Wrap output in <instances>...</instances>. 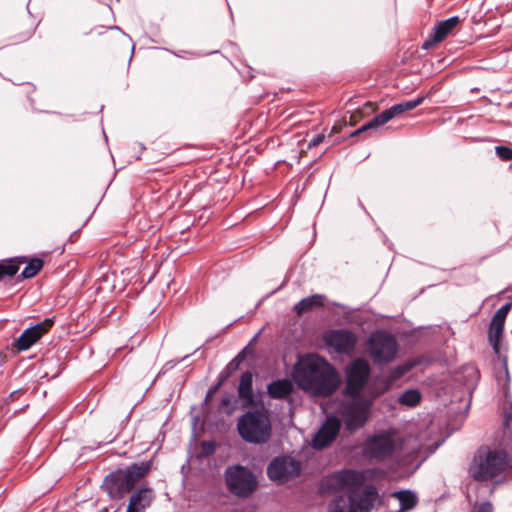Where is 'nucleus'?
<instances>
[{"label":"nucleus","mask_w":512,"mask_h":512,"mask_svg":"<svg viewBox=\"0 0 512 512\" xmlns=\"http://www.w3.org/2000/svg\"><path fill=\"white\" fill-rule=\"evenodd\" d=\"M370 130L369 127H366V123L363 124L360 128H358V132L363 133Z\"/></svg>","instance_id":"38"},{"label":"nucleus","mask_w":512,"mask_h":512,"mask_svg":"<svg viewBox=\"0 0 512 512\" xmlns=\"http://www.w3.org/2000/svg\"><path fill=\"white\" fill-rule=\"evenodd\" d=\"M53 324V318H45L43 321L26 328L15 340L14 346L19 351L28 350L52 328Z\"/></svg>","instance_id":"14"},{"label":"nucleus","mask_w":512,"mask_h":512,"mask_svg":"<svg viewBox=\"0 0 512 512\" xmlns=\"http://www.w3.org/2000/svg\"><path fill=\"white\" fill-rule=\"evenodd\" d=\"M340 132V129L337 127V126H334L331 130V133L329 135V138L331 137L332 134H336V133H339Z\"/></svg>","instance_id":"39"},{"label":"nucleus","mask_w":512,"mask_h":512,"mask_svg":"<svg viewBox=\"0 0 512 512\" xmlns=\"http://www.w3.org/2000/svg\"><path fill=\"white\" fill-rule=\"evenodd\" d=\"M237 431L240 437L252 444L267 442L272 433V426L268 411L261 409L248 410L237 421Z\"/></svg>","instance_id":"4"},{"label":"nucleus","mask_w":512,"mask_h":512,"mask_svg":"<svg viewBox=\"0 0 512 512\" xmlns=\"http://www.w3.org/2000/svg\"><path fill=\"white\" fill-rule=\"evenodd\" d=\"M111 30H118V31H122L121 28L119 26H111L110 27Z\"/></svg>","instance_id":"42"},{"label":"nucleus","mask_w":512,"mask_h":512,"mask_svg":"<svg viewBox=\"0 0 512 512\" xmlns=\"http://www.w3.org/2000/svg\"><path fill=\"white\" fill-rule=\"evenodd\" d=\"M373 399L357 397L343 402L338 409L346 430L355 432L362 428L369 419Z\"/></svg>","instance_id":"9"},{"label":"nucleus","mask_w":512,"mask_h":512,"mask_svg":"<svg viewBox=\"0 0 512 512\" xmlns=\"http://www.w3.org/2000/svg\"><path fill=\"white\" fill-rule=\"evenodd\" d=\"M360 134H361V133H360V132H358V129H356L355 131H353V132H351V133H350L349 137H355V136L360 135Z\"/></svg>","instance_id":"40"},{"label":"nucleus","mask_w":512,"mask_h":512,"mask_svg":"<svg viewBox=\"0 0 512 512\" xmlns=\"http://www.w3.org/2000/svg\"><path fill=\"white\" fill-rule=\"evenodd\" d=\"M378 498V491L373 485L351 495H338L328 505V512H371Z\"/></svg>","instance_id":"6"},{"label":"nucleus","mask_w":512,"mask_h":512,"mask_svg":"<svg viewBox=\"0 0 512 512\" xmlns=\"http://www.w3.org/2000/svg\"><path fill=\"white\" fill-rule=\"evenodd\" d=\"M237 392L238 397L243 401V407H255L258 405L259 402L253 391V373L250 370H246L241 374Z\"/></svg>","instance_id":"18"},{"label":"nucleus","mask_w":512,"mask_h":512,"mask_svg":"<svg viewBox=\"0 0 512 512\" xmlns=\"http://www.w3.org/2000/svg\"><path fill=\"white\" fill-rule=\"evenodd\" d=\"M182 53H184V50H181V53L174 52V55L177 57H181Z\"/></svg>","instance_id":"44"},{"label":"nucleus","mask_w":512,"mask_h":512,"mask_svg":"<svg viewBox=\"0 0 512 512\" xmlns=\"http://www.w3.org/2000/svg\"><path fill=\"white\" fill-rule=\"evenodd\" d=\"M398 401L402 405L414 407L421 401V394L416 389H408L399 396Z\"/></svg>","instance_id":"27"},{"label":"nucleus","mask_w":512,"mask_h":512,"mask_svg":"<svg viewBox=\"0 0 512 512\" xmlns=\"http://www.w3.org/2000/svg\"><path fill=\"white\" fill-rule=\"evenodd\" d=\"M301 472V464L298 460L289 456H277L267 466L268 478L277 483L284 484L297 477Z\"/></svg>","instance_id":"11"},{"label":"nucleus","mask_w":512,"mask_h":512,"mask_svg":"<svg viewBox=\"0 0 512 512\" xmlns=\"http://www.w3.org/2000/svg\"><path fill=\"white\" fill-rule=\"evenodd\" d=\"M476 512H493V506L489 501L483 502L479 505Z\"/></svg>","instance_id":"37"},{"label":"nucleus","mask_w":512,"mask_h":512,"mask_svg":"<svg viewBox=\"0 0 512 512\" xmlns=\"http://www.w3.org/2000/svg\"><path fill=\"white\" fill-rule=\"evenodd\" d=\"M366 106H372V103L367 102V103H366Z\"/></svg>","instance_id":"46"},{"label":"nucleus","mask_w":512,"mask_h":512,"mask_svg":"<svg viewBox=\"0 0 512 512\" xmlns=\"http://www.w3.org/2000/svg\"><path fill=\"white\" fill-rule=\"evenodd\" d=\"M391 120L390 114H388V111L385 109L375 117H373L371 120L366 122V127H369V129H377L378 127L384 125L385 123L389 122Z\"/></svg>","instance_id":"29"},{"label":"nucleus","mask_w":512,"mask_h":512,"mask_svg":"<svg viewBox=\"0 0 512 512\" xmlns=\"http://www.w3.org/2000/svg\"><path fill=\"white\" fill-rule=\"evenodd\" d=\"M507 460L506 451L481 446L474 454L469 466V474L476 481H489L505 470Z\"/></svg>","instance_id":"3"},{"label":"nucleus","mask_w":512,"mask_h":512,"mask_svg":"<svg viewBox=\"0 0 512 512\" xmlns=\"http://www.w3.org/2000/svg\"><path fill=\"white\" fill-rule=\"evenodd\" d=\"M152 500V490L148 487H142L131 495L126 512H144L150 506Z\"/></svg>","instance_id":"19"},{"label":"nucleus","mask_w":512,"mask_h":512,"mask_svg":"<svg viewBox=\"0 0 512 512\" xmlns=\"http://www.w3.org/2000/svg\"><path fill=\"white\" fill-rule=\"evenodd\" d=\"M325 139V136L323 134H317L315 135L309 142V148L311 147H315L317 145H319L320 143L323 142V140Z\"/></svg>","instance_id":"36"},{"label":"nucleus","mask_w":512,"mask_h":512,"mask_svg":"<svg viewBox=\"0 0 512 512\" xmlns=\"http://www.w3.org/2000/svg\"><path fill=\"white\" fill-rule=\"evenodd\" d=\"M345 374L346 386L344 392L352 398H357L368 385V380L371 375V366L367 360L357 358L347 366Z\"/></svg>","instance_id":"10"},{"label":"nucleus","mask_w":512,"mask_h":512,"mask_svg":"<svg viewBox=\"0 0 512 512\" xmlns=\"http://www.w3.org/2000/svg\"><path fill=\"white\" fill-rule=\"evenodd\" d=\"M424 99V96H419L413 100L396 103L386 110L388 111V114H390L392 120L395 116L401 113L415 109L416 107L423 103Z\"/></svg>","instance_id":"24"},{"label":"nucleus","mask_w":512,"mask_h":512,"mask_svg":"<svg viewBox=\"0 0 512 512\" xmlns=\"http://www.w3.org/2000/svg\"><path fill=\"white\" fill-rule=\"evenodd\" d=\"M388 389L389 383L384 379H379L378 381H375L373 384L369 385L367 391L374 399L385 393Z\"/></svg>","instance_id":"28"},{"label":"nucleus","mask_w":512,"mask_h":512,"mask_svg":"<svg viewBox=\"0 0 512 512\" xmlns=\"http://www.w3.org/2000/svg\"><path fill=\"white\" fill-rule=\"evenodd\" d=\"M152 469V461L132 463L124 470L108 474L101 485L111 499H121Z\"/></svg>","instance_id":"2"},{"label":"nucleus","mask_w":512,"mask_h":512,"mask_svg":"<svg viewBox=\"0 0 512 512\" xmlns=\"http://www.w3.org/2000/svg\"><path fill=\"white\" fill-rule=\"evenodd\" d=\"M340 428L341 420L337 416H327L311 440L312 448L321 450L328 447L336 439Z\"/></svg>","instance_id":"13"},{"label":"nucleus","mask_w":512,"mask_h":512,"mask_svg":"<svg viewBox=\"0 0 512 512\" xmlns=\"http://www.w3.org/2000/svg\"><path fill=\"white\" fill-rule=\"evenodd\" d=\"M259 334H260V332H259V333H257V334H256V335L251 339V341L249 342V345H251L253 342H255V341H256V339H257V337H258V335H259Z\"/></svg>","instance_id":"41"},{"label":"nucleus","mask_w":512,"mask_h":512,"mask_svg":"<svg viewBox=\"0 0 512 512\" xmlns=\"http://www.w3.org/2000/svg\"><path fill=\"white\" fill-rule=\"evenodd\" d=\"M367 349L376 365H384L396 358L399 345L394 335L379 329L370 334L367 340Z\"/></svg>","instance_id":"8"},{"label":"nucleus","mask_w":512,"mask_h":512,"mask_svg":"<svg viewBox=\"0 0 512 512\" xmlns=\"http://www.w3.org/2000/svg\"><path fill=\"white\" fill-rule=\"evenodd\" d=\"M459 23V16H452L448 19L439 21L433 29L435 40L442 42L448 35L452 33V31L459 25Z\"/></svg>","instance_id":"21"},{"label":"nucleus","mask_w":512,"mask_h":512,"mask_svg":"<svg viewBox=\"0 0 512 512\" xmlns=\"http://www.w3.org/2000/svg\"><path fill=\"white\" fill-rule=\"evenodd\" d=\"M293 384L287 378L277 379L267 385V394L272 399H286L293 392Z\"/></svg>","instance_id":"20"},{"label":"nucleus","mask_w":512,"mask_h":512,"mask_svg":"<svg viewBox=\"0 0 512 512\" xmlns=\"http://www.w3.org/2000/svg\"><path fill=\"white\" fill-rule=\"evenodd\" d=\"M234 401V396L230 393H226L222 396L220 400V404L218 409L223 410L225 413L230 414L235 409V406H232V402Z\"/></svg>","instance_id":"31"},{"label":"nucleus","mask_w":512,"mask_h":512,"mask_svg":"<svg viewBox=\"0 0 512 512\" xmlns=\"http://www.w3.org/2000/svg\"><path fill=\"white\" fill-rule=\"evenodd\" d=\"M353 118H354V116H353V115H350V122H349V124H350V125H354Z\"/></svg>","instance_id":"45"},{"label":"nucleus","mask_w":512,"mask_h":512,"mask_svg":"<svg viewBox=\"0 0 512 512\" xmlns=\"http://www.w3.org/2000/svg\"><path fill=\"white\" fill-rule=\"evenodd\" d=\"M496 155L503 161L512 160V148L508 146H497L495 148Z\"/></svg>","instance_id":"33"},{"label":"nucleus","mask_w":512,"mask_h":512,"mask_svg":"<svg viewBox=\"0 0 512 512\" xmlns=\"http://www.w3.org/2000/svg\"><path fill=\"white\" fill-rule=\"evenodd\" d=\"M27 265L24 267L20 274V278L22 279H30L33 278L43 267L44 261L40 258H32L30 260H26Z\"/></svg>","instance_id":"26"},{"label":"nucleus","mask_w":512,"mask_h":512,"mask_svg":"<svg viewBox=\"0 0 512 512\" xmlns=\"http://www.w3.org/2000/svg\"><path fill=\"white\" fill-rule=\"evenodd\" d=\"M465 371L472 378L470 385H473L479 379L478 370L474 366H468L465 368Z\"/></svg>","instance_id":"34"},{"label":"nucleus","mask_w":512,"mask_h":512,"mask_svg":"<svg viewBox=\"0 0 512 512\" xmlns=\"http://www.w3.org/2000/svg\"><path fill=\"white\" fill-rule=\"evenodd\" d=\"M247 347L243 348L219 373L217 382L212 385L205 396L204 403L206 404L214 394L223 386V384L231 377V375L238 370L241 363L245 360Z\"/></svg>","instance_id":"17"},{"label":"nucleus","mask_w":512,"mask_h":512,"mask_svg":"<svg viewBox=\"0 0 512 512\" xmlns=\"http://www.w3.org/2000/svg\"><path fill=\"white\" fill-rule=\"evenodd\" d=\"M224 480L230 493L238 498H248L258 489V479L247 466L234 464L224 471Z\"/></svg>","instance_id":"7"},{"label":"nucleus","mask_w":512,"mask_h":512,"mask_svg":"<svg viewBox=\"0 0 512 512\" xmlns=\"http://www.w3.org/2000/svg\"><path fill=\"white\" fill-rule=\"evenodd\" d=\"M511 308V303L502 305L494 314L488 330V339L495 353L499 352V343L503 337L504 324Z\"/></svg>","instance_id":"16"},{"label":"nucleus","mask_w":512,"mask_h":512,"mask_svg":"<svg viewBox=\"0 0 512 512\" xmlns=\"http://www.w3.org/2000/svg\"><path fill=\"white\" fill-rule=\"evenodd\" d=\"M441 41L435 40V34L433 33L427 40H425L422 44V48L427 50L433 47L435 44L440 43Z\"/></svg>","instance_id":"35"},{"label":"nucleus","mask_w":512,"mask_h":512,"mask_svg":"<svg viewBox=\"0 0 512 512\" xmlns=\"http://www.w3.org/2000/svg\"><path fill=\"white\" fill-rule=\"evenodd\" d=\"M403 443L402 437L394 429L380 430L366 439L364 453L370 459L382 461L400 451Z\"/></svg>","instance_id":"5"},{"label":"nucleus","mask_w":512,"mask_h":512,"mask_svg":"<svg viewBox=\"0 0 512 512\" xmlns=\"http://www.w3.org/2000/svg\"><path fill=\"white\" fill-rule=\"evenodd\" d=\"M293 378L304 391L314 396H330L340 383L339 375L324 357L309 354L298 359Z\"/></svg>","instance_id":"1"},{"label":"nucleus","mask_w":512,"mask_h":512,"mask_svg":"<svg viewBox=\"0 0 512 512\" xmlns=\"http://www.w3.org/2000/svg\"><path fill=\"white\" fill-rule=\"evenodd\" d=\"M27 257L18 256L15 258H10L6 261L0 262V281L4 279V277H13L19 270V265L25 263Z\"/></svg>","instance_id":"23"},{"label":"nucleus","mask_w":512,"mask_h":512,"mask_svg":"<svg viewBox=\"0 0 512 512\" xmlns=\"http://www.w3.org/2000/svg\"><path fill=\"white\" fill-rule=\"evenodd\" d=\"M324 341L328 347L333 348L339 354H348L356 346L355 334L347 329H334L324 335Z\"/></svg>","instance_id":"15"},{"label":"nucleus","mask_w":512,"mask_h":512,"mask_svg":"<svg viewBox=\"0 0 512 512\" xmlns=\"http://www.w3.org/2000/svg\"><path fill=\"white\" fill-rule=\"evenodd\" d=\"M411 369L410 364H403L394 367L389 375L390 381H395L404 376Z\"/></svg>","instance_id":"32"},{"label":"nucleus","mask_w":512,"mask_h":512,"mask_svg":"<svg viewBox=\"0 0 512 512\" xmlns=\"http://www.w3.org/2000/svg\"><path fill=\"white\" fill-rule=\"evenodd\" d=\"M182 53H184V50H181V53L174 52V55L177 57H181Z\"/></svg>","instance_id":"43"},{"label":"nucleus","mask_w":512,"mask_h":512,"mask_svg":"<svg viewBox=\"0 0 512 512\" xmlns=\"http://www.w3.org/2000/svg\"><path fill=\"white\" fill-rule=\"evenodd\" d=\"M216 448H217V444L213 440L201 442V451L197 455V458L203 459V458L213 455L216 451Z\"/></svg>","instance_id":"30"},{"label":"nucleus","mask_w":512,"mask_h":512,"mask_svg":"<svg viewBox=\"0 0 512 512\" xmlns=\"http://www.w3.org/2000/svg\"><path fill=\"white\" fill-rule=\"evenodd\" d=\"M324 296L320 294H314L308 297L301 299L295 306L293 307V311L298 315L304 314L306 312L311 311L315 307L323 306Z\"/></svg>","instance_id":"22"},{"label":"nucleus","mask_w":512,"mask_h":512,"mask_svg":"<svg viewBox=\"0 0 512 512\" xmlns=\"http://www.w3.org/2000/svg\"><path fill=\"white\" fill-rule=\"evenodd\" d=\"M393 496L396 497L399 501V512L411 510L417 504V496L410 490L394 492Z\"/></svg>","instance_id":"25"},{"label":"nucleus","mask_w":512,"mask_h":512,"mask_svg":"<svg viewBox=\"0 0 512 512\" xmlns=\"http://www.w3.org/2000/svg\"><path fill=\"white\" fill-rule=\"evenodd\" d=\"M366 476L363 471L354 469H342L334 472L329 482L338 491L345 492L344 495H351L364 488Z\"/></svg>","instance_id":"12"}]
</instances>
